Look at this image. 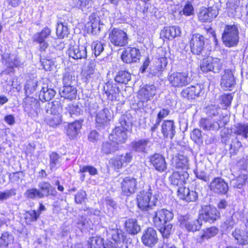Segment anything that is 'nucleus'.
<instances>
[{
  "mask_svg": "<svg viewBox=\"0 0 248 248\" xmlns=\"http://www.w3.org/2000/svg\"><path fill=\"white\" fill-rule=\"evenodd\" d=\"M222 41L227 47H232L237 46L239 41V30L236 25H227L224 27L222 34Z\"/></svg>",
  "mask_w": 248,
  "mask_h": 248,
  "instance_id": "obj_1",
  "label": "nucleus"
},
{
  "mask_svg": "<svg viewBox=\"0 0 248 248\" xmlns=\"http://www.w3.org/2000/svg\"><path fill=\"white\" fill-rule=\"evenodd\" d=\"M138 207L143 211L149 212L156 205L157 199L152 195V189L143 190L137 195Z\"/></svg>",
  "mask_w": 248,
  "mask_h": 248,
  "instance_id": "obj_2",
  "label": "nucleus"
},
{
  "mask_svg": "<svg viewBox=\"0 0 248 248\" xmlns=\"http://www.w3.org/2000/svg\"><path fill=\"white\" fill-rule=\"evenodd\" d=\"M171 86L175 88H182L191 82V78L186 72H173L168 77Z\"/></svg>",
  "mask_w": 248,
  "mask_h": 248,
  "instance_id": "obj_3",
  "label": "nucleus"
},
{
  "mask_svg": "<svg viewBox=\"0 0 248 248\" xmlns=\"http://www.w3.org/2000/svg\"><path fill=\"white\" fill-rule=\"evenodd\" d=\"M180 226L188 232H195L199 230L202 226V222L199 218L192 219L188 215L180 216L178 217Z\"/></svg>",
  "mask_w": 248,
  "mask_h": 248,
  "instance_id": "obj_4",
  "label": "nucleus"
},
{
  "mask_svg": "<svg viewBox=\"0 0 248 248\" xmlns=\"http://www.w3.org/2000/svg\"><path fill=\"white\" fill-rule=\"evenodd\" d=\"M110 42L116 46H124L128 43L127 33L122 30L113 28L109 33Z\"/></svg>",
  "mask_w": 248,
  "mask_h": 248,
  "instance_id": "obj_5",
  "label": "nucleus"
},
{
  "mask_svg": "<svg viewBox=\"0 0 248 248\" xmlns=\"http://www.w3.org/2000/svg\"><path fill=\"white\" fill-rule=\"evenodd\" d=\"M173 217V214L170 211L161 209L155 212L153 217V222L156 227H161L170 223Z\"/></svg>",
  "mask_w": 248,
  "mask_h": 248,
  "instance_id": "obj_6",
  "label": "nucleus"
},
{
  "mask_svg": "<svg viewBox=\"0 0 248 248\" xmlns=\"http://www.w3.org/2000/svg\"><path fill=\"white\" fill-rule=\"evenodd\" d=\"M220 217V213L217 208L210 205L202 206L199 214V219L213 223Z\"/></svg>",
  "mask_w": 248,
  "mask_h": 248,
  "instance_id": "obj_7",
  "label": "nucleus"
},
{
  "mask_svg": "<svg viewBox=\"0 0 248 248\" xmlns=\"http://www.w3.org/2000/svg\"><path fill=\"white\" fill-rule=\"evenodd\" d=\"M40 102L34 97L26 96L24 100V109L31 117L37 116L40 111Z\"/></svg>",
  "mask_w": 248,
  "mask_h": 248,
  "instance_id": "obj_8",
  "label": "nucleus"
},
{
  "mask_svg": "<svg viewBox=\"0 0 248 248\" xmlns=\"http://www.w3.org/2000/svg\"><path fill=\"white\" fill-rule=\"evenodd\" d=\"M218 13L219 8L217 5H213L208 8L202 7L198 13V18L202 22H210L217 16Z\"/></svg>",
  "mask_w": 248,
  "mask_h": 248,
  "instance_id": "obj_9",
  "label": "nucleus"
},
{
  "mask_svg": "<svg viewBox=\"0 0 248 248\" xmlns=\"http://www.w3.org/2000/svg\"><path fill=\"white\" fill-rule=\"evenodd\" d=\"M138 182L136 178L131 176L124 178L121 182L122 193L124 195L130 196L134 193L137 188Z\"/></svg>",
  "mask_w": 248,
  "mask_h": 248,
  "instance_id": "obj_10",
  "label": "nucleus"
},
{
  "mask_svg": "<svg viewBox=\"0 0 248 248\" xmlns=\"http://www.w3.org/2000/svg\"><path fill=\"white\" fill-rule=\"evenodd\" d=\"M189 44L192 53L200 55L204 47L205 38L200 33H195L191 36Z\"/></svg>",
  "mask_w": 248,
  "mask_h": 248,
  "instance_id": "obj_11",
  "label": "nucleus"
},
{
  "mask_svg": "<svg viewBox=\"0 0 248 248\" xmlns=\"http://www.w3.org/2000/svg\"><path fill=\"white\" fill-rule=\"evenodd\" d=\"M141 241L146 246L149 248L154 247L158 242L156 231L152 227H149L143 232Z\"/></svg>",
  "mask_w": 248,
  "mask_h": 248,
  "instance_id": "obj_12",
  "label": "nucleus"
},
{
  "mask_svg": "<svg viewBox=\"0 0 248 248\" xmlns=\"http://www.w3.org/2000/svg\"><path fill=\"white\" fill-rule=\"evenodd\" d=\"M202 90V85L197 84L195 86H191L184 89L181 94L184 98L189 100L194 99L203 93Z\"/></svg>",
  "mask_w": 248,
  "mask_h": 248,
  "instance_id": "obj_13",
  "label": "nucleus"
},
{
  "mask_svg": "<svg viewBox=\"0 0 248 248\" xmlns=\"http://www.w3.org/2000/svg\"><path fill=\"white\" fill-rule=\"evenodd\" d=\"M112 116L111 111L108 108H104L96 112L95 116L96 125L98 129L104 128L110 121Z\"/></svg>",
  "mask_w": 248,
  "mask_h": 248,
  "instance_id": "obj_14",
  "label": "nucleus"
},
{
  "mask_svg": "<svg viewBox=\"0 0 248 248\" xmlns=\"http://www.w3.org/2000/svg\"><path fill=\"white\" fill-rule=\"evenodd\" d=\"M210 189L217 194H224L228 190L227 183L221 177L215 178L210 183Z\"/></svg>",
  "mask_w": 248,
  "mask_h": 248,
  "instance_id": "obj_15",
  "label": "nucleus"
},
{
  "mask_svg": "<svg viewBox=\"0 0 248 248\" xmlns=\"http://www.w3.org/2000/svg\"><path fill=\"white\" fill-rule=\"evenodd\" d=\"M140 50L135 47H127L121 56L122 60L126 63L137 62L140 58Z\"/></svg>",
  "mask_w": 248,
  "mask_h": 248,
  "instance_id": "obj_16",
  "label": "nucleus"
},
{
  "mask_svg": "<svg viewBox=\"0 0 248 248\" xmlns=\"http://www.w3.org/2000/svg\"><path fill=\"white\" fill-rule=\"evenodd\" d=\"M189 177V174L186 170L179 171L176 170L170 177L171 184L174 186L183 187L185 184L186 180Z\"/></svg>",
  "mask_w": 248,
  "mask_h": 248,
  "instance_id": "obj_17",
  "label": "nucleus"
},
{
  "mask_svg": "<svg viewBox=\"0 0 248 248\" xmlns=\"http://www.w3.org/2000/svg\"><path fill=\"white\" fill-rule=\"evenodd\" d=\"M235 84V80L232 72L230 70H225L222 76L220 85L225 90L231 91Z\"/></svg>",
  "mask_w": 248,
  "mask_h": 248,
  "instance_id": "obj_18",
  "label": "nucleus"
},
{
  "mask_svg": "<svg viewBox=\"0 0 248 248\" xmlns=\"http://www.w3.org/2000/svg\"><path fill=\"white\" fill-rule=\"evenodd\" d=\"M171 165L176 170L179 171H186L189 169L187 157L181 154H178L172 158Z\"/></svg>",
  "mask_w": 248,
  "mask_h": 248,
  "instance_id": "obj_19",
  "label": "nucleus"
},
{
  "mask_svg": "<svg viewBox=\"0 0 248 248\" xmlns=\"http://www.w3.org/2000/svg\"><path fill=\"white\" fill-rule=\"evenodd\" d=\"M150 162L154 168L160 172H165L167 169V163L165 157L159 154H155L150 158Z\"/></svg>",
  "mask_w": 248,
  "mask_h": 248,
  "instance_id": "obj_20",
  "label": "nucleus"
},
{
  "mask_svg": "<svg viewBox=\"0 0 248 248\" xmlns=\"http://www.w3.org/2000/svg\"><path fill=\"white\" fill-rule=\"evenodd\" d=\"M156 93V88L154 85H146L141 88L138 92V97L142 102L151 99Z\"/></svg>",
  "mask_w": 248,
  "mask_h": 248,
  "instance_id": "obj_21",
  "label": "nucleus"
},
{
  "mask_svg": "<svg viewBox=\"0 0 248 248\" xmlns=\"http://www.w3.org/2000/svg\"><path fill=\"white\" fill-rule=\"evenodd\" d=\"M127 137L125 131L122 130L120 127L118 126L112 131L109 137V139L118 146L119 144L125 143Z\"/></svg>",
  "mask_w": 248,
  "mask_h": 248,
  "instance_id": "obj_22",
  "label": "nucleus"
},
{
  "mask_svg": "<svg viewBox=\"0 0 248 248\" xmlns=\"http://www.w3.org/2000/svg\"><path fill=\"white\" fill-rule=\"evenodd\" d=\"M38 191L42 199L49 196H56L57 191L55 188L48 182L46 181L40 182L38 184Z\"/></svg>",
  "mask_w": 248,
  "mask_h": 248,
  "instance_id": "obj_23",
  "label": "nucleus"
},
{
  "mask_svg": "<svg viewBox=\"0 0 248 248\" xmlns=\"http://www.w3.org/2000/svg\"><path fill=\"white\" fill-rule=\"evenodd\" d=\"M224 116H219L220 119L224 118ZM226 122H222L221 120L216 122H213L208 119L202 118L200 121V126L204 130H218L220 127L225 125Z\"/></svg>",
  "mask_w": 248,
  "mask_h": 248,
  "instance_id": "obj_24",
  "label": "nucleus"
},
{
  "mask_svg": "<svg viewBox=\"0 0 248 248\" xmlns=\"http://www.w3.org/2000/svg\"><path fill=\"white\" fill-rule=\"evenodd\" d=\"M86 47L85 45L71 46L68 50V55L74 59L85 58L87 56Z\"/></svg>",
  "mask_w": 248,
  "mask_h": 248,
  "instance_id": "obj_25",
  "label": "nucleus"
},
{
  "mask_svg": "<svg viewBox=\"0 0 248 248\" xmlns=\"http://www.w3.org/2000/svg\"><path fill=\"white\" fill-rule=\"evenodd\" d=\"M161 132L164 138L172 139L175 134V126L172 120H166L161 125Z\"/></svg>",
  "mask_w": 248,
  "mask_h": 248,
  "instance_id": "obj_26",
  "label": "nucleus"
},
{
  "mask_svg": "<svg viewBox=\"0 0 248 248\" xmlns=\"http://www.w3.org/2000/svg\"><path fill=\"white\" fill-rule=\"evenodd\" d=\"M177 193L181 199L185 200L187 202H194L198 198V195L195 191H190L188 188L184 187L178 188Z\"/></svg>",
  "mask_w": 248,
  "mask_h": 248,
  "instance_id": "obj_27",
  "label": "nucleus"
},
{
  "mask_svg": "<svg viewBox=\"0 0 248 248\" xmlns=\"http://www.w3.org/2000/svg\"><path fill=\"white\" fill-rule=\"evenodd\" d=\"M232 235L239 245L248 244V232L247 228L242 229L236 228L232 232Z\"/></svg>",
  "mask_w": 248,
  "mask_h": 248,
  "instance_id": "obj_28",
  "label": "nucleus"
},
{
  "mask_svg": "<svg viewBox=\"0 0 248 248\" xmlns=\"http://www.w3.org/2000/svg\"><path fill=\"white\" fill-rule=\"evenodd\" d=\"M181 33L180 28L177 26L166 27L162 30L161 37L163 39L172 40Z\"/></svg>",
  "mask_w": 248,
  "mask_h": 248,
  "instance_id": "obj_29",
  "label": "nucleus"
},
{
  "mask_svg": "<svg viewBox=\"0 0 248 248\" xmlns=\"http://www.w3.org/2000/svg\"><path fill=\"white\" fill-rule=\"evenodd\" d=\"M104 89L108 98L111 101L116 100L118 96L119 89L114 86L112 82H108L104 87Z\"/></svg>",
  "mask_w": 248,
  "mask_h": 248,
  "instance_id": "obj_30",
  "label": "nucleus"
},
{
  "mask_svg": "<svg viewBox=\"0 0 248 248\" xmlns=\"http://www.w3.org/2000/svg\"><path fill=\"white\" fill-rule=\"evenodd\" d=\"M82 126V122L76 121L68 124L67 135L70 139H75L78 135Z\"/></svg>",
  "mask_w": 248,
  "mask_h": 248,
  "instance_id": "obj_31",
  "label": "nucleus"
},
{
  "mask_svg": "<svg viewBox=\"0 0 248 248\" xmlns=\"http://www.w3.org/2000/svg\"><path fill=\"white\" fill-rule=\"evenodd\" d=\"M126 231L130 234L135 235L140 231V226L135 218L127 219L124 223Z\"/></svg>",
  "mask_w": 248,
  "mask_h": 248,
  "instance_id": "obj_32",
  "label": "nucleus"
},
{
  "mask_svg": "<svg viewBox=\"0 0 248 248\" xmlns=\"http://www.w3.org/2000/svg\"><path fill=\"white\" fill-rule=\"evenodd\" d=\"M46 112L48 114H61L62 107L59 101L55 100L46 106Z\"/></svg>",
  "mask_w": 248,
  "mask_h": 248,
  "instance_id": "obj_33",
  "label": "nucleus"
},
{
  "mask_svg": "<svg viewBox=\"0 0 248 248\" xmlns=\"http://www.w3.org/2000/svg\"><path fill=\"white\" fill-rule=\"evenodd\" d=\"M93 0H78L77 6L85 14H88L94 9Z\"/></svg>",
  "mask_w": 248,
  "mask_h": 248,
  "instance_id": "obj_34",
  "label": "nucleus"
},
{
  "mask_svg": "<svg viewBox=\"0 0 248 248\" xmlns=\"http://www.w3.org/2000/svg\"><path fill=\"white\" fill-rule=\"evenodd\" d=\"M77 89L73 86H63L62 90L60 91V94L62 97L70 100L76 98Z\"/></svg>",
  "mask_w": 248,
  "mask_h": 248,
  "instance_id": "obj_35",
  "label": "nucleus"
},
{
  "mask_svg": "<svg viewBox=\"0 0 248 248\" xmlns=\"http://www.w3.org/2000/svg\"><path fill=\"white\" fill-rule=\"evenodd\" d=\"M56 94V92L47 87H43L40 92L39 97L42 101H48L52 99Z\"/></svg>",
  "mask_w": 248,
  "mask_h": 248,
  "instance_id": "obj_36",
  "label": "nucleus"
},
{
  "mask_svg": "<svg viewBox=\"0 0 248 248\" xmlns=\"http://www.w3.org/2000/svg\"><path fill=\"white\" fill-rule=\"evenodd\" d=\"M149 139H141L133 143V149L138 152H146L147 149L149 147Z\"/></svg>",
  "mask_w": 248,
  "mask_h": 248,
  "instance_id": "obj_37",
  "label": "nucleus"
},
{
  "mask_svg": "<svg viewBox=\"0 0 248 248\" xmlns=\"http://www.w3.org/2000/svg\"><path fill=\"white\" fill-rule=\"evenodd\" d=\"M45 121L51 127H55L60 124L62 122L61 114H47Z\"/></svg>",
  "mask_w": 248,
  "mask_h": 248,
  "instance_id": "obj_38",
  "label": "nucleus"
},
{
  "mask_svg": "<svg viewBox=\"0 0 248 248\" xmlns=\"http://www.w3.org/2000/svg\"><path fill=\"white\" fill-rule=\"evenodd\" d=\"M51 31L47 27L45 28L41 32L36 33L33 36V40L36 43H43L50 34Z\"/></svg>",
  "mask_w": 248,
  "mask_h": 248,
  "instance_id": "obj_39",
  "label": "nucleus"
},
{
  "mask_svg": "<svg viewBox=\"0 0 248 248\" xmlns=\"http://www.w3.org/2000/svg\"><path fill=\"white\" fill-rule=\"evenodd\" d=\"M131 74L125 70H121L118 72L115 77V80L117 82L126 84L131 79Z\"/></svg>",
  "mask_w": 248,
  "mask_h": 248,
  "instance_id": "obj_40",
  "label": "nucleus"
},
{
  "mask_svg": "<svg viewBox=\"0 0 248 248\" xmlns=\"http://www.w3.org/2000/svg\"><path fill=\"white\" fill-rule=\"evenodd\" d=\"M37 84L38 81L36 79H33L27 80L25 86V93L27 96H29L36 90Z\"/></svg>",
  "mask_w": 248,
  "mask_h": 248,
  "instance_id": "obj_41",
  "label": "nucleus"
},
{
  "mask_svg": "<svg viewBox=\"0 0 248 248\" xmlns=\"http://www.w3.org/2000/svg\"><path fill=\"white\" fill-rule=\"evenodd\" d=\"M90 248H105L104 239L100 237H93L88 240Z\"/></svg>",
  "mask_w": 248,
  "mask_h": 248,
  "instance_id": "obj_42",
  "label": "nucleus"
},
{
  "mask_svg": "<svg viewBox=\"0 0 248 248\" xmlns=\"http://www.w3.org/2000/svg\"><path fill=\"white\" fill-rule=\"evenodd\" d=\"M234 132L237 135H240L247 138L248 134V124H238L235 126Z\"/></svg>",
  "mask_w": 248,
  "mask_h": 248,
  "instance_id": "obj_43",
  "label": "nucleus"
},
{
  "mask_svg": "<svg viewBox=\"0 0 248 248\" xmlns=\"http://www.w3.org/2000/svg\"><path fill=\"white\" fill-rule=\"evenodd\" d=\"M13 240L14 237L12 234L7 232H3L0 238V248H6Z\"/></svg>",
  "mask_w": 248,
  "mask_h": 248,
  "instance_id": "obj_44",
  "label": "nucleus"
},
{
  "mask_svg": "<svg viewBox=\"0 0 248 248\" xmlns=\"http://www.w3.org/2000/svg\"><path fill=\"white\" fill-rule=\"evenodd\" d=\"M25 197L30 200H36L42 199L38 189L36 188H31L27 189L24 193Z\"/></svg>",
  "mask_w": 248,
  "mask_h": 248,
  "instance_id": "obj_45",
  "label": "nucleus"
},
{
  "mask_svg": "<svg viewBox=\"0 0 248 248\" xmlns=\"http://www.w3.org/2000/svg\"><path fill=\"white\" fill-rule=\"evenodd\" d=\"M157 227L164 238H168L173 231L172 225L170 223Z\"/></svg>",
  "mask_w": 248,
  "mask_h": 248,
  "instance_id": "obj_46",
  "label": "nucleus"
},
{
  "mask_svg": "<svg viewBox=\"0 0 248 248\" xmlns=\"http://www.w3.org/2000/svg\"><path fill=\"white\" fill-rule=\"evenodd\" d=\"M112 239L117 243L123 242L125 239L124 232L120 229H112Z\"/></svg>",
  "mask_w": 248,
  "mask_h": 248,
  "instance_id": "obj_47",
  "label": "nucleus"
},
{
  "mask_svg": "<svg viewBox=\"0 0 248 248\" xmlns=\"http://www.w3.org/2000/svg\"><path fill=\"white\" fill-rule=\"evenodd\" d=\"M118 149V146L115 144L106 142L103 143L102 146V152L105 154H109L114 152Z\"/></svg>",
  "mask_w": 248,
  "mask_h": 248,
  "instance_id": "obj_48",
  "label": "nucleus"
},
{
  "mask_svg": "<svg viewBox=\"0 0 248 248\" xmlns=\"http://www.w3.org/2000/svg\"><path fill=\"white\" fill-rule=\"evenodd\" d=\"M218 230L215 227H212L203 231V233L201 236V238L203 240L208 239L217 234Z\"/></svg>",
  "mask_w": 248,
  "mask_h": 248,
  "instance_id": "obj_49",
  "label": "nucleus"
},
{
  "mask_svg": "<svg viewBox=\"0 0 248 248\" xmlns=\"http://www.w3.org/2000/svg\"><path fill=\"white\" fill-rule=\"evenodd\" d=\"M119 123L124 131H128L132 126V123L126 115H122L119 119Z\"/></svg>",
  "mask_w": 248,
  "mask_h": 248,
  "instance_id": "obj_50",
  "label": "nucleus"
},
{
  "mask_svg": "<svg viewBox=\"0 0 248 248\" xmlns=\"http://www.w3.org/2000/svg\"><path fill=\"white\" fill-rule=\"evenodd\" d=\"M66 109L71 117H73V115L78 116L81 112V109L79 106L73 103H70L66 108Z\"/></svg>",
  "mask_w": 248,
  "mask_h": 248,
  "instance_id": "obj_51",
  "label": "nucleus"
},
{
  "mask_svg": "<svg viewBox=\"0 0 248 248\" xmlns=\"http://www.w3.org/2000/svg\"><path fill=\"white\" fill-rule=\"evenodd\" d=\"M68 29L63 23L58 24L56 29V34L58 37L63 38L68 34Z\"/></svg>",
  "mask_w": 248,
  "mask_h": 248,
  "instance_id": "obj_52",
  "label": "nucleus"
},
{
  "mask_svg": "<svg viewBox=\"0 0 248 248\" xmlns=\"http://www.w3.org/2000/svg\"><path fill=\"white\" fill-rule=\"evenodd\" d=\"M104 45L105 44L104 43L98 41L93 42L91 46L95 56H99L103 51Z\"/></svg>",
  "mask_w": 248,
  "mask_h": 248,
  "instance_id": "obj_53",
  "label": "nucleus"
},
{
  "mask_svg": "<svg viewBox=\"0 0 248 248\" xmlns=\"http://www.w3.org/2000/svg\"><path fill=\"white\" fill-rule=\"evenodd\" d=\"M248 179L246 174L240 175L236 180H233L232 184L234 187L241 188Z\"/></svg>",
  "mask_w": 248,
  "mask_h": 248,
  "instance_id": "obj_54",
  "label": "nucleus"
},
{
  "mask_svg": "<svg viewBox=\"0 0 248 248\" xmlns=\"http://www.w3.org/2000/svg\"><path fill=\"white\" fill-rule=\"evenodd\" d=\"M50 167L52 169L58 165H60L61 161V156L55 152H52L49 155Z\"/></svg>",
  "mask_w": 248,
  "mask_h": 248,
  "instance_id": "obj_55",
  "label": "nucleus"
},
{
  "mask_svg": "<svg viewBox=\"0 0 248 248\" xmlns=\"http://www.w3.org/2000/svg\"><path fill=\"white\" fill-rule=\"evenodd\" d=\"M212 71L214 73H218L221 70L222 67V62L219 59L217 58H213L211 57Z\"/></svg>",
  "mask_w": 248,
  "mask_h": 248,
  "instance_id": "obj_56",
  "label": "nucleus"
},
{
  "mask_svg": "<svg viewBox=\"0 0 248 248\" xmlns=\"http://www.w3.org/2000/svg\"><path fill=\"white\" fill-rule=\"evenodd\" d=\"M180 14L188 16L194 14V9L192 4L187 2L184 6L183 10L180 12Z\"/></svg>",
  "mask_w": 248,
  "mask_h": 248,
  "instance_id": "obj_57",
  "label": "nucleus"
},
{
  "mask_svg": "<svg viewBox=\"0 0 248 248\" xmlns=\"http://www.w3.org/2000/svg\"><path fill=\"white\" fill-rule=\"evenodd\" d=\"M158 61L160 64H158L157 65H156V68L155 70L154 69V67L151 69V70L152 71V74L153 75H157L158 73L161 71L163 69L165 68L168 63L167 59L165 57L160 58L158 60Z\"/></svg>",
  "mask_w": 248,
  "mask_h": 248,
  "instance_id": "obj_58",
  "label": "nucleus"
},
{
  "mask_svg": "<svg viewBox=\"0 0 248 248\" xmlns=\"http://www.w3.org/2000/svg\"><path fill=\"white\" fill-rule=\"evenodd\" d=\"M211 65V57H208L206 59L203 60L201 64V69L203 72L212 71Z\"/></svg>",
  "mask_w": 248,
  "mask_h": 248,
  "instance_id": "obj_59",
  "label": "nucleus"
},
{
  "mask_svg": "<svg viewBox=\"0 0 248 248\" xmlns=\"http://www.w3.org/2000/svg\"><path fill=\"white\" fill-rule=\"evenodd\" d=\"M40 213H37L35 210H30L27 212L25 214V219L27 222L36 221L40 216Z\"/></svg>",
  "mask_w": 248,
  "mask_h": 248,
  "instance_id": "obj_60",
  "label": "nucleus"
},
{
  "mask_svg": "<svg viewBox=\"0 0 248 248\" xmlns=\"http://www.w3.org/2000/svg\"><path fill=\"white\" fill-rule=\"evenodd\" d=\"M99 20L95 14H92L89 16V21L87 23L89 29L91 28L92 31L96 29L98 26Z\"/></svg>",
  "mask_w": 248,
  "mask_h": 248,
  "instance_id": "obj_61",
  "label": "nucleus"
},
{
  "mask_svg": "<svg viewBox=\"0 0 248 248\" xmlns=\"http://www.w3.org/2000/svg\"><path fill=\"white\" fill-rule=\"evenodd\" d=\"M88 172L91 175H95L97 173V170L96 168L92 166H80L79 172L83 173Z\"/></svg>",
  "mask_w": 248,
  "mask_h": 248,
  "instance_id": "obj_62",
  "label": "nucleus"
},
{
  "mask_svg": "<svg viewBox=\"0 0 248 248\" xmlns=\"http://www.w3.org/2000/svg\"><path fill=\"white\" fill-rule=\"evenodd\" d=\"M219 110L220 109L218 105H212L206 108V113L210 117L218 115Z\"/></svg>",
  "mask_w": 248,
  "mask_h": 248,
  "instance_id": "obj_63",
  "label": "nucleus"
},
{
  "mask_svg": "<svg viewBox=\"0 0 248 248\" xmlns=\"http://www.w3.org/2000/svg\"><path fill=\"white\" fill-rule=\"evenodd\" d=\"M6 64L8 67L10 68L18 67L22 65L18 58L14 55H11V59L8 61Z\"/></svg>",
  "mask_w": 248,
  "mask_h": 248,
  "instance_id": "obj_64",
  "label": "nucleus"
}]
</instances>
